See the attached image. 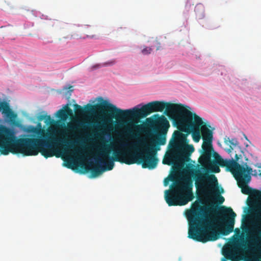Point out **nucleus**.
Masks as SVG:
<instances>
[{
  "label": "nucleus",
  "mask_w": 261,
  "mask_h": 261,
  "mask_svg": "<svg viewBox=\"0 0 261 261\" xmlns=\"http://www.w3.org/2000/svg\"><path fill=\"white\" fill-rule=\"evenodd\" d=\"M203 12L202 11V13L201 14H197V17L199 18V19H202L204 17V14L203 13Z\"/></svg>",
  "instance_id": "b1692460"
},
{
  "label": "nucleus",
  "mask_w": 261,
  "mask_h": 261,
  "mask_svg": "<svg viewBox=\"0 0 261 261\" xmlns=\"http://www.w3.org/2000/svg\"><path fill=\"white\" fill-rule=\"evenodd\" d=\"M1 112L9 119L11 125L15 126H19V122L16 120L17 115L10 108L7 102L0 101Z\"/></svg>",
  "instance_id": "4468645a"
},
{
  "label": "nucleus",
  "mask_w": 261,
  "mask_h": 261,
  "mask_svg": "<svg viewBox=\"0 0 261 261\" xmlns=\"http://www.w3.org/2000/svg\"><path fill=\"white\" fill-rule=\"evenodd\" d=\"M213 158L214 160H211L210 162L201 165L203 166L207 167L208 170L212 173L220 172L219 166H221L225 167L227 171L230 172L233 175L241 165L237 162L240 159L237 154L235 155V160L233 159H223L217 152H215L213 154Z\"/></svg>",
  "instance_id": "9b49d317"
},
{
  "label": "nucleus",
  "mask_w": 261,
  "mask_h": 261,
  "mask_svg": "<svg viewBox=\"0 0 261 261\" xmlns=\"http://www.w3.org/2000/svg\"><path fill=\"white\" fill-rule=\"evenodd\" d=\"M154 116H158V118L154 120V124L155 130L157 133V141H152L150 145H153L155 147V144L160 145H163L166 143V135L168 129L170 127V124L167 118L164 116H159L158 114Z\"/></svg>",
  "instance_id": "ddd939ff"
},
{
  "label": "nucleus",
  "mask_w": 261,
  "mask_h": 261,
  "mask_svg": "<svg viewBox=\"0 0 261 261\" xmlns=\"http://www.w3.org/2000/svg\"><path fill=\"white\" fill-rule=\"evenodd\" d=\"M38 127L33 126L30 132L34 135L32 137L37 138H17L14 132L8 127H4L0 132V153L1 154H22L25 156L36 155L39 152L46 159L55 155L59 158L62 151L56 148L60 145L66 149L72 148L75 142L68 140L66 138H57L55 137L53 131L47 132L41 127L40 123Z\"/></svg>",
  "instance_id": "f257e3e1"
},
{
  "label": "nucleus",
  "mask_w": 261,
  "mask_h": 261,
  "mask_svg": "<svg viewBox=\"0 0 261 261\" xmlns=\"http://www.w3.org/2000/svg\"><path fill=\"white\" fill-rule=\"evenodd\" d=\"M87 37H91V36H90V35H87ZM91 37H93V35H92V36H91Z\"/></svg>",
  "instance_id": "c85d7f7f"
},
{
  "label": "nucleus",
  "mask_w": 261,
  "mask_h": 261,
  "mask_svg": "<svg viewBox=\"0 0 261 261\" xmlns=\"http://www.w3.org/2000/svg\"><path fill=\"white\" fill-rule=\"evenodd\" d=\"M116 63V60L115 59L112 60L110 61H108L107 62H105L104 63H102V64H97L95 66H94L92 68L93 69L101 67L102 66H112L114 65Z\"/></svg>",
  "instance_id": "aec40b11"
},
{
  "label": "nucleus",
  "mask_w": 261,
  "mask_h": 261,
  "mask_svg": "<svg viewBox=\"0 0 261 261\" xmlns=\"http://www.w3.org/2000/svg\"><path fill=\"white\" fill-rule=\"evenodd\" d=\"M67 166L68 168H70L71 167V165H70V164H69V165H67V166Z\"/></svg>",
  "instance_id": "cd10ccee"
},
{
  "label": "nucleus",
  "mask_w": 261,
  "mask_h": 261,
  "mask_svg": "<svg viewBox=\"0 0 261 261\" xmlns=\"http://www.w3.org/2000/svg\"><path fill=\"white\" fill-rule=\"evenodd\" d=\"M99 99L101 101L100 103L95 105L87 104L84 108L77 104H75L74 107L75 113L78 115H84L98 111L109 122L111 121L113 119H118V108L108 101L103 100L102 97H100Z\"/></svg>",
  "instance_id": "1a4fd4ad"
},
{
  "label": "nucleus",
  "mask_w": 261,
  "mask_h": 261,
  "mask_svg": "<svg viewBox=\"0 0 261 261\" xmlns=\"http://www.w3.org/2000/svg\"><path fill=\"white\" fill-rule=\"evenodd\" d=\"M224 143L229 146V148L226 149V151L230 153L231 152L232 150L233 149V148L238 145V141L236 138H232L230 139L228 137H225L224 138Z\"/></svg>",
  "instance_id": "2eb2a0df"
},
{
  "label": "nucleus",
  "mask_w": 261,
  "mask_h": 261,
  "mask_svg": "<svg viewBox=\"0 0 261 261\" xmlns=\"http://www.w3.org/2000/svg\"><path fill=\"white\" fill-rule=\"evenodd\" d=\"M151 42L153 43V45H152L150 47H145L142 50V54L144 55H149L151 53V51L152 50V48L154 46L156 47V50H159L160 48V43L158 41L157 39H152Z\"/></svg>",
  "instance_id": "a211bd4d"
},
{
  "label": "nucleus",
  "mask_w": 261,
  "mask_h": 261,
  "mask_svg": "<svg viewBox=\"0 0 261 261\" xmlns=\"http://www.w3.org/2000/svg\"><path fill=\"white\" fill-rule=\"evenodd\" d=\"M90 170L93 177H96L105 172L103 166L97 162H96V166L91 168Z\"/></svg>",
  "instance_id": "6ab92c4d"
},
{
  "label": "nucleus",
  "mask_w": 261,
  "mask_h": 261,
  "mask_svg": "<svg viewBox=\"0 0 261 261\" xmlns=\"http://www.w3.org/2000/svg\"><path fill=\"white\" fill-rule=\"evenodd\" d=\"M133 125V129H131L129 126L126 127L124 134L132 139L136 140V142L129 145V148L136 152L128 151L127 155L129 161H126L125 164L132 165L136 163L141 164L143 168L154 169L158 163V159L155 154L159 147L154 148L152 144L149 145L146 140L141 137V134L145 130L146 127L144 125Z\"/></svg>",
  "instance_id": "20e7f679"
},
{
  "label": "nucleus",
  "mask_w": 261,
  "mask_h": 261,
  "mask_svg": "<svg viewBox=\"0 0 261 261\" xmlns=\"http://www.w3.org/2000/svg\"><path fill=\"white\" fill-rule=\"evenodd\" d=\"M61 134H62V135H64V133L63 132Z\"/></svg>",
  "instance_id": "7c9ffc66"
},
{
  "label": "nucleus",
  "mask_w": 261,
  "mask_h": 261,
  "mask_svg": "<svg viewBox=\"0 0 261 261\" xmlns=\"http://www.w3.org/2000/svg\"><path fill=\"white\" fill-rule=\"evenodd\" d=\"M171 189L165 192V199L169 206L185 205L194 199L192 181L188 178L177 181Z\"/></svg>",
  "instance_id": "0eeeda50"
},
{
  "label": "nucleus",
  "mask_w": 261,
  "mask_h": 261,
  "mask_svg": "<svg viewBox=\"0 0 261 261\" xmlns=\"http://www.w3.org/2000/svg\"><path fill=\"white\" fill-rule=\"evenodd\" d=\"M245 261H261V254L257 255L252 254L249 258L245 259Z\"/></svg>",
  "instance_id": "412c9836"
},
{
  "label": "nucleus",
  "mask_w": 261,
  "mask_h": 261,
  "mask_svg": "<svg viewBox=\"0 0 261 261\" xmlns=\"http://www.w3.org/2000/svg\"><path fill=\"white\" fill-rule=\"evenodd\" d=\"M187 108L190 109L181 103L154 101L144 105L141 108L134 107L132 109L125 110L118 108V119L128 118V125L125 128L129 126L133 129V125H137L133 122L134 120L144 118L152 112H163L165 109V115L173 120L177 128L181 131L196 114L188 110Z\"/></svg>",
  "instance_id": "7ed1b4c3"
},
{
  "label": "nucleus",
  "mask_w": 261,
  "mask_h": 261,
  "mask_svg": "<svg viewBox=\"0 0 261 261\" xmlns=\"http://www.w3.org/2000/svg\"><path fill=\"white\" fill-rule=\"evenodd\" d=\"M214 211L212 206H202L194 202L187 213L189 228L188 237L202 243L216 241L219 234L227 236L233 230L236 213L231 207H219L217 218H212L208 214Z\"/></svg>",
  "instance_id": "f03ea898"
},
{
  "label": "nucleus",
  "mask_w": 261,
  "mask_h": 261,
  "mask_svg": "<svg viewBox=\"0 0 261 261\" xmlns=\"http://www.w3.org/2000/svg\"><path fill=\"white\" fill-rule=\"evenodd\" d=\"M191 175L195 181V186L197 190L209 196L215 195L219 204L224 202L225 199L220 194L224 190L221 188L220 191L218 179L214 174L202 173L199 169H195L192 172Z\"/></svg>",
  "instance_id": "6e6552de"
},
{
  "label": "nucleus",
  "mask_w": 261,
  "mask_h": 261,
  "mask_svg": "<svg viewBox=\"0 0 261 261\" xmlns=\"http://www.w3.org/2000/svg\"><path fill=\"white\" fill-rule=\"evenodd\" d=\"M73 153L76 154H79V150H77V149H74V150H73Z\"/></svg>",
  "instance_id": "a878e982"
},
{
  "label": "nucleus",
  "mask_w": 261,
  "mask_h": 261,
  "mask_svg": "<svg viewBox=\"0 0 261 261\" xmlns=\"http://www.w3.org/2000/svg\"><path fill=\"white\" fill-rule=\"evenodd\" d=\"M2 38L0 37V42L2 41Z\"/></svg>",
  "instance_id": "c756f323"
},
{
  "label": "nucleus",
  "mask_w": 261,
  "mask_h": 261,
  "mask_svg": "<svg viewBox=\"0 0 261 261\" xmlns=\"http://www.w3.org/2000/svg\"><path fill=\"white\" fill-rule=\"evenodd\" d=\"M224 255L225 258H222L221 261H227L226 259L239 261L242 259L241 257L238 256V253L233 250L228 251Z\"/></svg>",
  "instance_id": "dca6fc26"
},
{
  "label": "nucleus",
  "mask_w": 261,
  "mask_h": 261,
  "mask_svg": "<svg viewBox=\"0 0 261 261\" xmlns=\"http://www.w3.org/2000/svg\"><path fill=\"white\" fill-rule=\"evenodd\" d=\"M168 184V181H166V179H165L164 180V185L165 186H167Z\"/></svg>",
  "instance_id": "bb28decb"
},
{
  "label": "nucleus",
  "mask_w": 261,
  "mask_h": 261,
  "mask_svg": "<svg viewBox=\"0 0 261 261\" xmlns=\"http://www.w3.org/2000/svg\"><path fill=\"white\" fill-rule=\"evenodd\" d=\"M255 166L258 168H261V164L260 163H257L255 165Z\"/></svg>",
  "instance_id": "393cba45"
},
{
  "label": "nucleus",
  "mask_w": 261,
  "mask_h": 261,
  "mask_svg": "<svg viewBox=\"0 0 261 261\" xmlns=\"http://www.w3.org/2000/svg\"><path fill=\"white\" fill-rule=\"evenodd\" d=\"M72 114V111L67 105L66 106L65 110L61 109L57 112V117L63 120H65L68 116Z\"/></svg>",
  "instance_id": "f3484780"
},
{
  "label": "nucleus",
  "mask_w": 261,
  "mask_h": 261,
  "mask_svg": "<svg viewBox=\"0 0 261 261\" xmlns=\"http://www.w3.org/2000/svg\"><path fill=\"white\" fill-rule=\"evenodd\" d=\"M209 127L211 126L206 125L202 118L196 114L181 130L186 133L187 136L192 134L193 139L195 142H198L201 138H202L203 153L199 159L201 165L210 162L212 160V156L213 157L214 153L216 152L212 146L213 132Z\"/></svg>",
  "instance_id": "39448f33"
},
{
  "label": "nucleus",
  "mask_w": 261,
  "mask_h": 261,
  "mask_svg": "<svg viewBox=\"0 0 261 261\" xmlns=\"http://www.w3.org/2000/svg\"><path fill=\"white\" fill-rule=\"evenodd\" d=\"M44 120H45L44 122L47 124L50 123L51 122H52L54 121L51 119L50 115H45V118Z\"/></svg>",
  "instance_id": "4be33fe9"
},
{
  "label": "nucleus",
  "mask_w": 261,
  "mask_h": 261,
  "mask_svg": "<svg viewBox=\"0 0 261 261\" xmlns=\"http://www.w3.org/2000/svg\"><path fill=\"white\" fill-rule=\"evenodd\" d=\"M182 132L178 129L173 133L169 143L171 149L163 161L164 164H183L190 160L189 156L194 151V148L192 145L188 144L187 135Z\"/></svg>",
  "instance_id": "423d86ee"
},
{
  "label": "nucleus",
  "mask_w": 261,
  "mask_h": 261,
  "mask_svg": "<svg viewBox=\"0 0 261 261\" xmlns=\"http://www.w3.org/2000/svg\"><path fill=\"white\" fill-rule=\"evenodd\" d=\"M45 118V115H41L40 116H39L38 120L39 121H42L43 120H44Z\"/></svg>",
  "instance_id": "5701e85b"
},
{
  "label": "nucleus",
  "mask_w": 261,
  "mask_h": 261,
  "mask_svg": "<svg viewBox=\"0 0 261 261\" xmlns=\"http://www.w3.org/2000/svg\"><path fill=\"white\" fill-rule=\"evenodd\" d=\"M113 150L111 145H105L102 148L101 153L102 158L105 160L100 158L95 159L96 162L104 165V166H102L105 171H110L113 169L114 166V161L120 162L125 164L126 161H129L128 157L127 155L128 151L121 152L118 150H114L113 156L111 157L110 156V154Z\"/></svg>",
  "instance_id": "f8f14e48"
},
{
  "label": "nucleus",
  "mask_w": 261,
  "mask_h": 261,
  "mask_svg": "<svg viewBox=\"0 0 261 261\" xmlns=\"http://www.w3.org/2000/svg\"><path fill=\"white\" fill-rule=\"evenodd\" d=\"M259 175L261 176V171L259 170H253L252 168L249 167L247 163L240 165L236 172L233 174V176L238 182V186L242 189V192L246 195L252 194L257 197L261 198V192L253 190L247 186V184L251 181V176Z\"/></svg>",
  "instance_id": "9d476101"
}]
</instances>
